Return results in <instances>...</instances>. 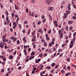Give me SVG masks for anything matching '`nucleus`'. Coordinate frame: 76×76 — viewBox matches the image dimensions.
I'll return each mask as SVG.
<instances>
[{
    "label": "nucleus",
    "instance_id": "obj_1",
    "mask_svg": "<svg viewBox=\"0 0 76 76\" xmlns=\"http://www.w3.org/2000/svg\"><path fill=\"white\" fill-rule=\"evenodd\" d=\"M46 2L48 5H50L51 2H53V0H46Z\"/></svg>",
    "mask_w": 76,
    "mask_h": 76
},
{
    "label": "nucleus",
    "instance_id": "obj_2",
    "mask_svg": "<svg viewBox=\"0 0 76 76\" xmlns=\"http://www.w3.org/2000/svg\"><path fill=\"white\" fill-rule=\"evenodd\" d=\"M48 34H47L45 35V37H46V39L47 40H48V41H49V40H50V37H48Z\"/></svg>",
    "mask_w": 76,
    "mask_h": 76
},
{
    "label": "nucleus",
    "instance_id": "obj_3",
    "mask_svg": "<svg viewBox=\"0 0 76 76\" xmlns=\"http://www.w3.org/2000/svg\"><path fill=\"white\" fill-rule=\"evenodd\" d=\"M38 32H40V34H43V31L41 30V29L39 28V29L37 31Z\"/></svg>",
    "mask_w": 76,
    "mask_h": 76
},
{
    "label": "nucleus",
    "instance_id": "obj_4",
    "mask_svg": "<svg viewBox=\"0 0 76 76\" xmlns=\"http://www.w3.org/2000/svg\"><path fill=\"white\" fill-rule=\"evenodd\" d=\"M26 37H24L23 38V40L24 42H26L27 41V40L26 39Z\"/></svg>",
    "mask_w": 76,
    "mask_h": 76
},
{
    "label": "nucleus",
    "instance_id": "obj_5",
    "mask_svg": "<svg viewBox=\"0 0 76 76\" xmlns=\"http://www.w3.org/2000/svg\"><path fill=\"white\" fill-rule=\"evenodd\" d=\"M5 37H6V35H4V36H3V38L4 39H3L2 41L3 42H5L6 41V40L5 39Z\"/></svg>",
    "mask_w": 76,
    "mask_h": 76
},
{
    "label": "nucleus",
    "instance_id": "obj_6",
    "mask_svg": "<svg viewBox=\"0 0 76 76\" xmlns=\"http://www.w3.org/2000/svg\"><path fill=\"white\" fill-rule=\"evenodd\" d=\"M64 19H65L67 18V16L68 15V14H67L66 13H64Z\"/></svg>",
    "mask_w": 76,
    "mask_h": 76
},
{
    "label": "nucleus",
    "instance_id": "obj_7",
    "mask_svg": "<svg viewBox=\"0 0 76 76\" xmlns=\"http://www.w3.org/2000/svg\"><path fill=\"white\" fill-rule=\"evenodd\" d=\"M13 25H15V27H16V26H17V23H16V22H14L13 23Z\"/></svg>",
    "mask_w": 76,
    "mask_h": 76
},
{
    "label": "nucleus",
    "instance_id": "obj_8",
    "mask_svg": "<svg viewBox=\"0 0 76 76\" xmlns=\"http://www.w3.org/2000/svg\"><path fill=\"white\" fill-rule=\"evenodd\" d=\"M35 54V53L34 51L32 52L31 53V56H34Z\"/></svg>",
    "mask_w": 76,
    "mask_h": 76
},
{
    "label": "nucleus",
    "instance_id": "obj_9",
    "mask_svg": "<svg viewBox=\"0 0 76 76\" xmlns=\"http://www.w3.org/2000/svg\"><path fill=\"white\" fill-rule=\"evenodd\" d=\"M4 45H0V47L1 48H4Z\"/></svg>",
    "mask_w": 76,
    "mask_h": 76
},
{
    "label": "nucleus",
    "instance_id": "obj_10",
    "mask_svg": "<svg viewBox=\"0 0 76 76\" xmlns=\"http://www.w3.org/2000/svg\"><path fill=\"white\" fill-rule=\"evenodd\" d=\"M13 40V41H14V42H16V41H17V38L16 37H15V38Z\"/></svg>",
    "mask_w": 76,
    "mask_h": 76
},
{
    "label": "nucleus",
    "instance_id": "obj_11",
    "mask_svg": "<svg viewBox=\"0 0 76 76\" xmlns=\"http://www.w3.org/2000/svg\"><path fill=\"white\" fill-rule=\"evenodd\" d=\"M67 45V44L66 43H65V44H63L62 45V47H64L66 45Z\"/></svg>",
    "mask_w": 76,
    "mask_h": 76
},
{
    "label": "nucleus",
    "instance_id": "obj_12",
    "mask_svg": "<svg viewBox=\"0 0 76 76\" xmlns=\"http://www.w3.org/2000/svg\"><path fill=\"white\" fill-rule=\"evenodd\" d=\"M73 22L72 21H69L68 23L69 24H70L73 23Z\"/></svg>",
    "mask_w": 76,
    "mask_h": 76
},
{
    "label": "nucleus",
    "instance_id": "obj_13",
    "mask_svg": "<svg viewBox=\"0 0 76 76\" xmlns=\"http://www.w3.org/2000/svg\"><path fill=\"white\" fill-rule=\"evenodd\" d=\"M5 13L6 14L7 16H9V13L7 11H5Z\"/></svg>",
    "mask_w": 76,
    "mask_h": 76
},
{
    "label": "nucleus",
    "instance_id": "obj_14",
    "mask_svg": "<svg viewBox=\"0 0 76 76\" xmlns=\"http://www.w3.org/2000/svg\"><path fill=\"white\" fill-rule=\"evenodd\" d=\"M19 44H20V41H19V40H18L17 41V45H19Z\"/></svg>",
    "mask_w": 76,
    "mask_h": 76
},
{
    "label": "nucleus",
    "instance_id": "obj_15",
    "mask_svg": "<svg viewBox=\"0 0 76 76\" xmlns=\"http://www.w3.org/2000/svg\"><path fill=\"white\" fill-rule=\"evenodd\" d=\"M11 16H12V18H14V16H15V14L13 13H11Z\"/></svg>",
    "mask_w": 76,
    "mask_h": 76
},
{
    "label": "nucleus",
    "instance_id": "obj_16",
    "mask_svg": "<svg viewBox=\"0 0 76 76\" xmlns=\"http://www.w3.org/2000/svg\"><path fill=\"white\" fill-rule=\"evenodd\" d=\"M73 46V45L70 44V45H69V48H72Z\"/></svg>",
    "mask_w": 76,
    "mask_h": 76
},
{
    "label": "nucleus",
    "instance_id": "obj_17",
    "mask_svg": "<svg viewBox=\"0 0 76 76\" xmlns=\"http://www.w3.org/2000/svg\"><path fill=\"white\" fill-rule=\"evenodd\" d=\"M67 69L68 70H70V69H71V68H70V67L69 66H68L67 67Z\"/></svg>",
    "mask_w": 76,
    "mask_h": 76
},
{
    "label": "nucleus",
    "instance_id": "obj_18",
    "mask_svg": "<svg viewBox=\"0 0 76 76\" xmlns=\"http://www.w3.org/2000/svg\"><path fill=\"white\" fill-rule=\"evenodd\" d=\"M66 13H67V14H68V15H69V13H70V11H66Z\"/></svg>",
    "mask_w": 76,
    "mask_h": 76
},
{
    "label": "nucleus",
    "instance_id": "obj_19",
    "mask_svg": "<svg viewBox=\"0 0 76 76\" xmlns=\"http://www.w3.org/2000/svg\"><path fill=\"white\" fill-rule=\"evenodd\" d=\"M31 41L32 42H35V41H36V39H32Z\"/></svg>",
    "mask_w": 76,
    "mask_h": 76
},
{
    "label": "nucleus",
    "instance_id": "obj_20",
    "mask_svg": "<svg viewBox=\"0 0 76 76\" xmlns=\"http://www.w3.org/2000/svg\"><path fill=\"white\" fill-rule=\"evenodd\" d=\"M41 21H38V23H37V24H38V25H40V24H41Z\"/></svg>",
    "mask_w": 76,
    "mask_h": 76
},
{
    "label": "nucleus",
    "instance_id": "obj_21",
    "mask_svg": "<svg viewBox=\"0 0 76 76\" xmlns=\"http://www.w3.org/2000/svg\"><path fill=\"white\" fill-rule=\"evenodd\" d=\"M73 29V27L72 26H71L69 28V30L70 31H72Z\"/></svg>",
    "mask_w": 76,
    "mask_h": 76
},
{
    "label": "nucleus",
    "instance_id": "obj_22",
    "mask_svg": "<svg viewBox=\"0 0 76 76\" xmlns=\"http://www.w3.org/2000/svg\"><path fill=\"white\" fill-rule=\"evenodd\" d=\"M15 36H12L11 37H10V39H13L15 38Z\"/></svg>",
    "mask_w": 76,
    "mask_h": 76
},
{
    "label": "nucleus",
    "instance_id": "obj_23",
    "mask_svg": "<svg viewBox=\"0 0 76 76\" xmlns=\"http://www.w3.org/2000/svg\"><path fill=\"white\" fill-rule=\"evenodd\" d=\"M34 22H33V24L34 25L33 26L34 28H36V25L35 24H34Z\"/></svg>",
    "mask_w": 76,
    "mask_h": 76
},
{
    "label": "nucleus",
    "instance_id": "obj_24",
    "mask_svg": "<svg viewBox=\"0 0 76 76\" xmlns=\"http://www.w3.org/2000/svg\"><path fill=\"white\" fill-rule=\"evenodd\" d=\"M32 14L31 15V16H32V17H33V16H34V12H32Z\"/></svg>",
    "mask_w": 76,
    "mask_h": 76
},
{
    "label": "nucleus",
    "instance_id": "obj_25",
    "mask_svg": "<svg viewBox=\"0 0 76 76\" xmlns=\"http://www.w3.org/2000/svg\"><path fill=\"white\" fill-rule=\"evenodd\" d=\"M67 8L69 10H71V8H70V7L68 6Z\"/></svg>",
    "mask_w": 76,
    "mask_h": 76
},
{
    "label": "nucleus",
    "instance_id": "obj_26",
    "mask_svg": "<svg viewBox=\"0 0 76 76\" xmlns=\"http://www.w3.org/2000/svg\"><path fill=\"white\" fill-rule=\"evenodd\" d=\"M28 23V21L27 20L25 21L24 22V24H27Z\"/></svg>",
    "mask_w": 76,
    "mask_h": 76
},
{
    "label": "nucleus",
    "instance_id": "obj_27",
    "mask_svg": "<svg viewBox=\"0 0 76 76\" xmlns=\"http://www.w3.org/2000/svg\"><path fill=\"white\" fill-rule=\"evenodd\" d=\"M24 49H27V46L24 45Z\"/></svg>",
    "mask_w": 76,
    "mask_h": 76
},
{
    "label": "nucleus",
    "instance_id": "obj_28",
    "mask_svg": "<svg viewBox=\"0 0 76 76\" xmlns=\"http://www.w3.org/2000/svg\"><path fill=\"white\" fill-rule=\"evenodd\" d=\"M55 65H56V64H55V63H53L52 64V67H54V66H55Z\"/></svg>",
    "mask_w": 76,
    "mask_h": 76
},
{
    "label": "nucleus",
    "instance_id": "obj_29",
    "mask_svg": "<svg viewBox=\"0 0 76 76\" xmlns=\"http://www.w3.org/2000/svg\"><path fill=\"white\" fill-rule=\"evenodd\" d=\"M51 29H50L49 31H48V33L49 34H51Z\"/></svg>",
    "mask_w": 76,
    "mask_h": 76
},
{
    "label": "nucleus",
    "instance_id": "obj_30",
    "mask_svg": "<svg viewBox=\"0 0 76 76\" xmlns=\"http://www.w3.org/2000/svg\"><path fill=\"white\" fill-rule=\"evenodd\" d=\"M45 21H46V19H44L43 20L42 22L43 23H44V22H45Z\"/></svg>",
    "mask_w": 76,
    "mask_h": 76
},
{
    "label": "nucleus",
    "instance_id": "obj_31",
    "mask_svg": "<svg viewBox=\"0 0 76 76\" xmlns=\"http://www.w3.org/2000/svg\"><path fill=\"white\" fill-rule=\"evenodd\" d=\"M42 53H41L39 55V56L40 57H42Z\"/></svg>",
    "mask_w": 76,
    "mask_h": 76
},
{
    "label": "nucleus",
    "instance_id": "obj_32",
    "mask_svg": "<svg viewBox=\"0 0 76 76\" xmlns=\"http://www.w3.org/2000/svg\"><path fill=\"white\" fill-rule=\"evenodd\" d=\"M68 28H69V27H68V26H66V31H69V30H68Z\"/></svg>",
    "mask_w": 76,
    "mask_h": 76
},
{
    "label": "nucleus",
    "instance_id": "obj_33",
    "mask_svg": "<svg viewBox=\"0 0 76 76\" xmlns=\"http://www.w3.org/2000/svg\"><path fill=\"white\" fill-rule=\"evenodd\" d=\"M6 21L7 22V23H8V24H9V23H10V20H6Z\"/></svg>",
    "mask_w": 76,
    "mask_h": 76
},
{
    "label": "nucleus",
    "instance_id": "obj_34",
    "mask_svg": "<svg viewBox=\"0 0 76 76\" xmlns=\"http://www.w3.org/2000/svg\"><path fill=\"white\" fill-rule=\"evenodd\" d=\"M45 18V16H44V15H42L41 17L42 19H44Z\"/></svg>",
    "mask_w": 76,
    "mask_h": 76
},
{
    "label": "nucleus",
    "instance_id": "obj_35",
    "mask_svg": "<svg viewBox=\"0 0 76 76\" xmlns=\"http://www.w3.org/2000/svg\"><path fill=\"white\" fill-rule=\"evenodd\" d=\"M73 41H71L70 42V44H72V45H73Z\"/></svg>",
    "mask_w": 76,
    "mask_h": 76
},
{
    "label": "nucleus",
    "instance_id": "obj_36",
    "mask_svg": "<svg viewBox=\"0 0 76 76\" xmlns=\"http://www.w3.org/2000/svg\"><path fill=\"white\" fill-rule=\"evenodd\" d=\"M15 9H16V10H18V7L17 6L15 5Z\"/></svg>",
    "mask_w": 76,
    "mask_h": 76
},
{
    "label": "nucleus",
    "instance_id": "obj_37",
    "mask_svg": "<svg viewBox=\"0 0 76 76\" xmlns=\"http://www.w3.org/2000/svg\"><path fill=\"white\" fill-rule=\"evenodd\" d=\"M30 32H31V29H29V30L28 31V35H29V33H30Z\"/></svg>",
    "mask_w": 76,
    "mask_h": 76
},
{
    "label": "nucleus",
    "instance_id": "obj_38",
    "mask_svg": "<svg viewBox=\"0 0 76 76\" xmlns=\"http://www.w3.org/2000/svg\"><path fill=\"white\" fill-rule=\"evenodd\" d=\"M1 72L2 73H3V72H4V69H1Z\"/></svg>",
    "mask_w": 76,
    "mask_h": 76
},
{
    "label": "nucleus",
    "instance_id": "obj_39",
    "mask_svg": "<svg viewBox=\"0 0 76 76\" xmlns=\"http://www.w3.org/2000/svg\"><path fill=\"white\" fill-rule=\"evenodd\" d=\"M13 28H10V32H13Z\"/></svg>",
    "mask_w": 76,
    "mask_h": 76
},
{
    "label": "nucleus",
    "instance_id": "obj_40",
    "mask_svg": "<svg viewBox=\"0 0 76 76\" xmlns=\"http://www.w3.org/2000/svg\"><path fill=\"white\" fill-rule=\"evenodd\" d=\"M67 75H71V73L69 72H68L66 73Z\"/></svg>",
    "mask_w": 76,
    "mask_h": 76
},
{
    "label": "nucleus",
    "instance_id": "obj_41",
    "mask_svg": "<svg viewBox=\"0 0 76 76\" xmlns=\"http://www.w3.org/2000/svg\"><path fill=\"white\" fill-rule=\"evenodd\" d=\"M15 18H18L19 16L18 15H15Z\"/></svg>",
    "mask_w": 76,
    "mask_h": 76
},
{
    "label": "nucleus",
    "instance_id": "obj_42",
    "mask_svg": "<svg viewBox=\"0 0 76 76\" xmlns=\"http://www.w3.org/2000/svg\"><path fill=\"white\" fill-rule=\"evenodd\" d=\"M10 59H12L13 58V56L11 55L9 57Z\"/></svg>",
    "mask_w": 76,
    "mask_h": 76
},
{
    "label": "nucleus",
    "instance_id": "obj_43",
    "mask_svg": "<svg viewBox=\"0 0 76 76\" xmlns=\"http://www.w3.org/2000/svg\"><path fill=\"white\" fill-rule=\"evenodd\" d=\"M31 2L32 3H35V1L34 0H33V1H31Z\"/></svg>",
    "mask_w": 76,
    "mask_h": 76
},
{
    "label": "nucleus",
    "instance_id": "obj_44",
    "mask_svg": "<svg viewBox=\"0 0 76 76\" xmlns=\"http://www.w3.org/2000/svg\"><path fill=\"white\" fill-rule=\"evenodd\" d=\"M67 61H70V58H67Z\"/></svg>",
    "mask_w": 76,
    "mask_h": 76
},
{
    "label": "nucleus",
    "instance_id": "obj_45",
    "mask_svg": "<svg viewBox=\"0 0 76 76\" xmlns=\"http://www.w3.org/2000/svg\"><path fill=\"white\" fill-rule=\"evenodd\" d=\"M40 66H41V68L42 70V69H43L42 68V67H44V66H43L42 65H41Z\"/></svg>",
    "mask_w": 76,
    "mask_h": 76
},
{
    "label": "nucleus",
    "instance_id": "obj_46",
    "mask_svg": "<svg viewBox=\"0 0 76 76\" xmlns=\"http://www.w3.org/2000/svg\"><path fill=\"white\" fill-rule=\"evenodd\" d=\"M60 35V38H61L63 37V35Z\"/></svg>",
    "mask_w": 76,
    "mask_h": 76
},
{
    "label": "nucleus",
    "instance_id": "obj_47",
    "mask_svg": "<svg viewBox=\"0 0 76 76\" xmlns=\"http://www.w3.org/2000/svg\"><path fill=\"white\" fill-rule=\"evenodd\" d=\"M72 18H73V19H75V20H76V17L73 16L72 17Z\"/></svg>",
    "mask_w": 76,
    "mask_h": 76
},
{
    "label": "nucleus",
    "instance_id": "obj_48",
    "mask_svg": "<svg viewBox=\"0 0 76 76\" xmlns=\"http://www.w3.org/2000/svg\"><path fill=\"white\" fill-rule=\"evenodd\" d=\"M51 68L50 66H47L46 67V69H50Z\"/></svg>",
    "mask_w": 76,
    "mask_h": 76
},
{
    "label": "nucleus",
    "instance_id": "obj_49",
    "mask_svg": "<svg viewBox=\"0 0 76 76\" xmlns=\"http://www.w3.org/2000/svg\"><path fill=\"white\" fill-rule=\"evenodd\" d=\"M43 29H44V31H45V32H46V31H47V29H46V28H45V27H43Z\"/></svg>",
    "mask_w": 76,
    "mask_h": 76
},
{
    "label": "nucleus",
    "instance_id": "obj_50",
    "mask_svg": "<svg viewBox=\"0 0 76 76\" xmlns=\"http://www.w3.org/2000/svg\"><path fill=\"white\" fill-rule=\"evenodd\" d=\"M65 72L64 71V70H62L61 71V73H64Z\"/></svg>",
    "mask_w": 76,
    "mask_h": 76
},
{
    "label": "nucleus",
    "instance_id": "obj_51",
    "mask_svg": "<svg viewBox=\"0 0 76 76\" xmlns=\"http://www.w3.org/2000/svg\"><path fill=\"white\" fill-rule=\"evenodd\" d=\"M53 22L54 24H56L57 23V21H56V20L54 21Z\"/></svg>",
    "mask_w": 76,
    "mask_h": 76
},
{
    "label": "nucleus",
    "instance_id": "obj_52",
    "mask_svg": "<svg viewBox=\"0 0 76 76\" xmlns=\"http://www.w3.org/2000/svg\"><path fill=\"white\" fill-rule=\"evenodd\" d=\"M74 38H73V39L72 40H73V41H75V40L76 39V38L75 37H73Z\"/></svg>",
    "mask_w": 76,
    "mask_h": 76
},
{
    "label": "nucleus",
    "instance_id": "obj_53",
    "mask_svg": "<svg viewBox=\"0 0 76 76\" xmlns=\"http://www.w3.org/2000/svg\"><path fill=\"white\" fill-rule=\"evenodd\" d=\"M53 10V7H50V10Z\"/></svg>",
    "mask_w": 76,
    "mask_h": 76
},
{
    "label": "nucleus",
    "instance_id": "obj_54",
    "mask_svg": "<svg viewBox=\"0 0 76 76\" xmlns=\"http://www.w3.org/2000/svg\"><path fill=\"white\" fill-rule=\"evenodd\" d=\"M33 31L34 32L32 33V35H34V34H35V31L34 30Z\"/></svg>",
    "mask_w": 76,
    "mask_h": 76
},
{
    "label": "nucleus",
    "instance_id": "obj_55",
    "mask_svg": "<svg viewBox=\"0 0 76 76\" xmlns=\"http://www.w3.org/2000/svg\"><path fill=\"white\" fill-rule=\"evenodd\" d=\"M44 44V46H45V47H46V46L47 45V43L45 42Z\"/></svg>",
    "mask_w": 76,
    "mask_h": 76
},
{
    "label": "nucleus",
    "instance_id": "obj_56",
    "mask_svg": "<svg viewBox=\"0 0 76 76\" xmlns=\"http://www.w3.org/2000/svg\"><path fill=\"white\" fill-rule=\"evenodd\" d=\"M49 47H51V46H52V44H51V43H50L49 44Z\"/></svg>",
    "mask_w": 76,
    "mask_h": 76
},
{
    "label": "nucleus",
    "instance_id": "obj_57",
    "mask_svg": "<svg viewBox=\"0 0 76 76\" xmlns=\"http://www.w3.org/2000/svg\"><path fill=\"white\" fill-rule=\"evenodd\" d=\"M3 60L4 61H6V58H5V57H4L3 58Z\"/></svg>",
    "mask_w": 76,
    "mask_h": 76
},
{
    "label": "nucleus",
    "instance_id": "obj_58",
    "mask_svg": "<svg viewBox=\"0 0 76 76\" xmlns=\"http://www.w3.org/2000/svg\"><path fill=\"white\" fill-rule=\"evenodd\" d=\"M19 20V18H17V21H16V22H17V23H18V21Z\"/></svg>",
    "mask_w": 76,
    "mask_h": 76
},
{
    "label": "nucleus",
    "instance_id": "obj_59",
    "mask_svg": "<svg viewBox=\"0 0 76 76\" xmlns=\"http://www.w3.org/2000/svg\"><path fill=\"white\" fill-rule=\"evenodd\" d=\"M29 61V59H27L25 60L26 62H28Z\"/></svg>",
    "mask_w": 76,
    "mask_h": 76
},
{
    "label": "nucleus",
    "instance_id": "obj_60",
    "mask_svg": "<svg viewBox=\"0 0 76 76\" xmlns=\"http://www.w3.org/2000/svg\"><path fill=\"white\" fill-rule=\"evenodd\" d=\"M29 16H31V12L30 11H29Z\"/></svg>",
    "mask_w": 76,
    "mask_h": 76
},
{
    "label": "nucleus",
    "instance_id": "obj_61",
    "mask_svg": "<svg viewBox=\"0 0 76 76\" xmlns=\"http://www.w3.org/2000/svg\"><path fill=\"white\" fill-rule=\"evenodd\" d=\"M9 75V73L7 72V74L5 75V76H8Z\"/></svg>",
    "mask_w": 76,
    "mask_h": 76
},
{
    "label": "nucleus",
    "instance_id": "obj_62",
    "mask_svg": "<svg viewBox=\"0 0 76 76\" xmlns=\"http://www.w3.org/2000/svg\"><path fill=\"white\" fill-rule=\"evenodd\" d=\"M73 7H74V8H75V9H76V5H75V4H73Z\"/></svg>",
    "mask_w": 76,
    "mask_h": 76
},
{
    "label": "nucleus",
    "instance_id": "obj_63",
    "mask_svg": "<svg viewBox=\"0 0 76 76\" xmlns=\"http://www.w3.org/2000/svg\"><path fill=\"white\" fill-rule=\"evenodd\" d=\"M35 47H36V45H33V48H35Z\"/></svg>",
    "mask_w": 76,
    "mask_h": 76
},
{
    "label": "nucleus",
    "instance_id": "obj_64",
    "mask_svg": "<svg viewBox=\"0 0 76 76\" xmlns=\"http://www.w3.org/2000/svg\"><path fill=\"white\" fill-rule=\"evenodd\" d=\"M23 34H25V30H24L23 31Z\"/></svg>",
    "mask_w": 76,
    "mask_h": 76
}]
</instances>
